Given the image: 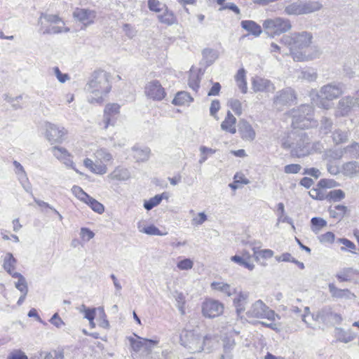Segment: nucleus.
Here are the masks:
<instances>
[{"instance_id":"obj_1","label":"nucleus","mask_w":359,"mask_h":359,"mask_svg":"<svg viewBox=\"0 0 359 359\" xmlns=\"http://www.w3.org/2000/svg\"><path fill=\"white\" fill-rule=\"evenodd\" d=\"M313 34L306 31L293 32L290 35H284L280 43L286 46L290 55L296 62H304L318 58L320 51L316 47L308 48L312 43Z\"/></svg>"},{"instance_id":"obj_2","label":"nucleus","mask_w":359,"mask_h":359,"mask_svg":"<svg viewBox=\"0 0 359 359\" xmlns=\"http://www.w3.org/2000/svg\"><path fill=\"white\" fill-rule=\"evenodd\" d=\"M111 88L108 74L102 70L95 71L86 86L87 91L91 94L88 97V102L101 104L103 96L110 91Z\"/></svg>"},{"instance_id":"obj_3","label":"nucleus","mask_w":359,"mask_h":359,"mask_svg":"<svg viewBox=\"0 0 359 359\" xmlns=\"http://www.w3.org/2000/svg\"><path fill=\"white\" fill-rule=\"evenodd\" d=\"M309 138L303 130H292L280 140L281 147L291 149V155L298 158L309 154Z\"/></svg>"},{"instance_id":"obj_4","label":"nucleus","mask_w":359,"mask_h":359,"mask_svg":"<svg viewBox=\"0 0 359 359\" xmlns=\"http://www.w3.org/2000/svg\"><path fill=\"white\" fill-rule=\"evenodd\" d=\"M293 130H301L313 127L316 121L313 118V107L310 104H302L292 112Z\"/></svg>"},{"instance_id":"obj_5","label":"nucleus","mask_w":359,"mask_h":359,"mask_svg":"<svg viewBox=\"0 0 359 359\" xmlns=\"http://www.w3.org/2000/svg\"><path fill=\"white\" fill-rule=\"evenodd\" d=\"M344 93V84L340 82L333 81L323 86L318 97L321 98L319 106L323 109H329L330 104L327 101H332L339 97Z\"/></svg>"},{"instance_id":"obj_6","label":"nucleus","mask_w":359,"mask_h":359,"mask_svg":"<svg viewBox=\"0 0 359 359\" xmlns=\"http://www.w3.org/2000/svg\"><path fill=\"white\" fill-rule=\"evenodd\" d=\"M208 337H203L194 330H184L180 334V342L191 353H198L203 350Z\"/></svg>"},{"instance_id":"obj_7","label":"nucleus","mask_w":359,"mask_h":359,"mask_svg":"<svg viewBox=\"0 0 359 359\" xmlns=\"http://www.w3.org/2000/svg\"><path fill=\"white\" fill-rule=\"evenodd\" d=\"M263 28L268 35L273 37L275 35H280L289 31L292 28V25L288 19L276 18L264 20Z\"/></svg>"},{"instance_id":"obj_8","label":"nucleus","mask_w":359,"mask_h":359,"mask_svg":"<svg viewBox=\"0 0 359 359\" xmlns=\"http://www.w3.org/2000/svg\"><path fill=\"white\" fill-rule=\"evenodd\" d=\"M246 316L248 318H266L270 320H274L276 313L262 300L259 299L251 305L246 312Z\"/></svg>"},{"instance_id":"obj_9","label":"nucleus","mask_w":359,"mask_h":359,"mask_svg":"<svg viewBox=\"0 0 359 359\" xmlns=\"http://www.w3.org/2000/svg\"><path fill=\"white\" fill-rule=\"evenodd\" d=\"M313 318L318 322L330 325L340 324L342 320L341 315L334 313L330 306L318 310L316 314H313Z\"/></svg>"},{"instance_id":"obj_10","label":"nucleus","mask_w":359,"mask_h":359,"mask_svg":"<svg viewBox=\"0 0 359 359\" xmlns=\"http://www.w3.org/2000/svg\"><path fill=\"white\" fill-rule=\"evenodd\" d=\"M144 93L150 99L161 101L166 95L164 88L158 80L147 83L144 88Z\"/></svg>"},{"instance_id":"obj_11","label":"nucleus","mask_w":359,"mask_h":359,"mask_svg":"<svg viewBox=\"0 0 359 359\" xmlns=\"http://www.w3.org/2000/svg\"><path fill=\"white\" fill-rule=\"evenodd\" d=\"M46 137L50 144L61 143L67 131L63 127L47 122L45 125Z\"/></svg>"},{"instance_id":"obj_12","label":"nucleus","mask_w":359,"mask_h":359,"mask_svg":"<svg viewBox=\"0 0 359 359\" xmlns=\"http://www.w3.org/2000/svg\"><path fill=\"white\" fill-rule=\"evenodd\" d=\"M224 306L217 300H208L203 303V313L210 318L219 316L223 313Z\"/></svg>"},{"instance_id":"obj_13","label":"nucleus","mask_w":359,"mask_h":359,"mask_svg":"<svg viewBox=\"0 0 359 359\" xmlns=\"http://www.w3.org/2000/svg\"><path fill=\"white\" fill-rule=\"evenodd\" d=\"M296 99L295 92L290 88H287L277 93L273 98V104L276 106L286 105Z\"/></svg>"},{"instance_id":"obj_14","label":"nucleus","mask_w":359,"mask_h":359,"mask_svg":"<svg viewBox=\"0 0 359 359\" xmlns=\"http://www.w3.org/2000/svg\"><path fill=\"white\" fill-rule=\"evenodd\" d=\"M13 164L15 167V173L18 176V181L27 193L32 192V185L29 181L27 173L23 166L17 161H14Z\"/></svg>"},{"instance_id":"obj_15","label":"nucleus","mask_w":359,"mask_h":359,"mask_svg":"<svg viewBox=\"0 0 359 359\" xmlns=\"http://www.w3.org/2000/svg\"><path fill=\"white\" fill-rule=\"evenodd\" d=\"M252 86L253 90L256 93H273L275 90V86L271 81L261 77L253 79Z\"/></svg>"},{"instance_id":"obj_16","label":"nucleus","mask_w":359,"mask_h":359,"mask_svg":"<svg viewBox=\"0 0 359 359\" xmlns=\"http://www.w3.org/2000/svg\"><path fill=\"white\" fill-rule=\"evenodd\" d=\"M249 294L246 292H239L236 297L233 299V304L236 309V312L238 318H242L241 316L246 309V306L248 304Z\"/></svg>"},{"instance_id":"obj_17","label":"nucleus","mask_w":359,"mask_h":359,"mask_svg":"<svg viewBox=\"0 0 359 359\" xmlns=\"http://www.w3.org/2000/svg\"><path fill=\"white\" fill-rule=\"evenodd\" d=\"M73 16L84 25H87L93 22L95 14V12L91 10L77 8L74 11Z\"/></svg>"},{"instance_id":"obj_18","label":"nucleus","mask_w":359,"mask_h":359,"mask_svg":"<svg viewBox=\"0 0 359 359\" xmlns=\"http://www.w3.org/2000/svg\"><path fill=\"white\" fill-rule=\"evenodd\" d=\"M357 106V102L353 97L345 96L340 99L338 102V113L342 116H346L352 108Z\"/></svg>"},{"instance_id":"obj_19","label":"nucleus","mask_w":359,"mask_h":359,"mask_svg":"<svg viewBox=\"0 0 359 359\" xmlns=\"http://www.w3.org/2000/svg\"><path fill=\"white\" fill-rule=\"evenodd\" d=\"M238 131L242 139L252 141L255 138V132L252 126L245 120L242 119L238 123Z\"/></svg>"},{"instance_id":"obj_20","label":"nucleus","mask_w":359,"mask_h":359,"mask_svg":"<svg viewBox=\"0 0 359 359\" xmlns=\"http://www.w3.org/2000/svg\"><path fill=\"white\" fill-rule=\"evenodd\" d=\"M342 174L348 178H353L359 174V163L352 161L346 162L342 165Z\"/></svg>"},{"instance_id":"obj_21","label":"nucleus","mask_w":359,"mask_h":359,"mask_svg":"<svg viewBox=\"0 0 359 359\" xmlns=\"http://www.w3.org/2000/svg\"><path fill=\"white\" fill-rule=\"evenodd\" d=\"M328 288L331 294V296L333 298H344L346 299H350L352 297H355L354 294H353L348 289H339L337 287L334 283H329Z\"/></svg>"},{"instance_id":"obj_22","label":"nucleus","mask_w":359,"mask_h":359,"mask_svg":"<svg viewBox=\"0 0 359 359\" xmlns=\"http://www.w3.org/2000/svg\"><path fill=\"white\" fill-rule=\"evenodd\" d=\"M236 346L233 339L225 338L223 340L222 353L219 359H233V351Z\"/></svg>"},{"instance_id":"obj_23","label":"nucleus","mask_w":359,"mask_h":359,"mask_svg":"<svg viewBox=\"0 0 359 359\" xmlns=\"http://www.w3.org/2000/svg\"><path fill=\"white\" fill-rule=\"evenodd\" d=\"M163 13L157 15L158 21L167 26H172L177 24V20L174 13L168 9V6L163 9Z\"/></svg>"},{"instance_id":"obj_24","label":"nucleus","mask_w":359,"mask_h":359,"mask_svg":"<svg viewBox=\"0 0 359 359\" xmlns=\"http://www.w3.org/2000/svg\"><path fill=\"white\" fill-rule=\"evenodd\" d=\"M130 345L133 349L135 351H139L142 348H144L146 350L151 348L152 346L156 345L157 341L151 339H142V340H136L134 338L129 339Z\"/></svg>"},{"instance_id":"obj_25","label":"nucleus","mask_w":359,"mask_h":359,"mask_svg":"<svg viewBox=\"0 0 359 359\" xmlns=\"http://www.w3.org/2000/svg\"><path fill=\"white\" fill-rule=\"evenodd\" d=\"M303 15L310 14L320 11L323 4L318 1H300Z\"/></svg>"},{"instance_id":"obj_26","label":"nucleus","mask_w":359,"mask_h":359,"mask_svg":"<svg viewBox=\"0 0 359 359\" xmlns=\"http://www.w3.org/2000/svg\"><path fill=\"white\" fill-rule=\"evenodd\" d=\"M241 26L243 29L248 31L255 36H259L262 32L261 26L252 20H242Z\"/></svg>"},{"instance_id":"obj_27","label":"nucleus","mask_w":359,"mask_h":359,"mask_svg":"<svg viewBox=\"0 0 359 359\" xmlns=\"http://www.w3.org/2000/svg\"><path fill=\"white\" fill-rule=\"evenodd\" d=\"M236 123V118L230 111H228L225 119L221 123V128L224 131L229 132L231 134H235L236 133L235 126Z\"/></svg>"},{"instance_id":"obj_28","label":"nucleus","mask_w":359,"mask_h":359,"mask_svg":"<svg viewBox=\"0 0 359 359\" xmlns=\"http://www.w3.org/2000/svg\"><path fill=\"white\" fill-rule=\"evenodd\" d=\"M120 105L116 103L107 104L104 111V121L105 122V128H107L111 122V117L119 113Z\"/></svg>"},{"instance_id":"obj_29","label":"nucleus","mask_w":359,"mask_h":359,"mask_svg":"<svg viewBox=\"0 0 359 359\" xmlns=\"http://www.w3.org/2000/svg\"><path fill=\"white\" fill-rule=\"evenodd\" d=\"M211 288L222 292L227 297L236 294V288H233L229 284L223 282H212L211 283Z\"/></svg>"},{"instance_id":"obj_30","label":"nucleus","mask_w":359,"mask_h":359,"mask_svg":"<svg viewBox=\"0 0 359 359\" xmlns=\"http://www.w3.org/2000/svg\"><path fill=\"white\" fill-rule=\"evenodd\" d=\"M203 59L201 62V65H204L205 67L210 66L218 57L217 52L212 48H205L203 52Z\"/></svg>"},{"instance_id":"obj_31","label":"nucleus","mask_w":359,"mask_h":359,"mask_svg":"<svg viewBox=\"0 0 359 359\" xmlns=\"http://www.w3.org/2000/svg\"><path fill=\"white\" fill-rule=\"evenodd\" d=\"M108 177L112 180L125 181L130 178V173L126 168L117 167L108 175Z\"/></svg>"},{"instance_id":"obj_32","label":"nucleus","mask_w":359,"mask_h":359,"mask_svg":"<svg viewBox=\"0 0 359 359\" xmlns=\"http://www.w3.org/2000/svg\"><path fill=\"white\" fill-rule=\"evenodd\" d=\"M133 157L137 161H146L149 159L150 149L149 147L140 148L137 146L133 147Z\"/></svg>"},{"instance_id":"obj_33","label":"nucleus","mask_w":359,"mask_h":359,"mask_svg":"<svg viewBox=\"0 0 359 359\" xmlns=\"http://www.w3.org/2000/svg\"><path fill=\"white\" fill-rule=\"evenodd\" d=\"M193 101L191 96L185 91L178 92L172 101V104L176 106H181L189 104Z\"/></svg>"},{"instance_id":"obj_34","label":"nucleus","mask_w":359,"mask_h":359,"mask_svg":"<svg viewBox=\"0 0 359 359\" xmlns=\"http://www.w3.org/2000/svg\"><path fill=\"white\" fill-rule=\"evenodd\" d=\"M83 163L87 168L94 173L103 175L107 172L106 165L101 163L96 164L90 158H86Z\"/></svg>"},{"instance_id":"obj_35","label":"nucleus","mask_w":359,"mask_h":359,"mask_svg":"<svg viewBox=\"0 0 359 359\" xmlns=\"http://www.w3.org/2000/svg\"><path fill=\"white\" fill-rule=\"evenodd\" d=\"M347 211L348 208L344 205H337L334 207V208L330 207L328 209L330 216L339 221L343 219Z\"/></svg>"},{"instance_id":"obj_36","label":"nucleus","mask_w":359,"mask_h":359,"mask_svg":"<svg viewBox=\"0 0 359 359\" xmlns=\"http://www.w3.org/2000/svg\"><path fill=\"white\" fill-rule=\"evenodd\" d=\"M349 135V130L337 129L333 132L332 137L336 144H339L346 142L348 140Z\"/></svg>"},{"instance_id":"obj_37","label":"nucleus","mask_w":359,"mask_h":359,"mask_svg":"<svg viewBox=\"0 0 359 359\" xmlns=\"http://www.w3.org/2000/svg\"><path fill=\"white\" fill-rule=\"evenodd\" d=\"M359 272L351 267L344 268L336 274L337 278L340 282H346L351 280V277L353 274H358Z\"/></svg>"},{"instance_id":"obj_38","label":"nucleus","mask_w":359,"mask_h":359,"mask_svg":"<svg viewBox=\"0 0 359 359\" xmlns=\"http://www.w3.org/2000/svg\"><path fill=\"white\" fill-rule=\"evenodd\" d=\"M318 78L316 71L313 68H307L300 72L298 79L308 82L315 81Z\"/></svg>"},{"instance_id":"obj_39","label":"nucleus","mask_w":359,"mask_h":359,"mask_svg":"<svg viewBox=\"0 0 359 359\" xmlns=\"http://www.w3.org/2000/svg\"><path fill=\"white\" fill-rule=\"evenodd\" d=\"M346 196L345 192L341 189H334L326 194V201L331 202H339Z\"/></svg>"},{"instance_id":"obj_40","label":"nucleus","mask_w":359,"mask_h":359,"mask_svg":"<svg viewBox=\"0 0 359 359\" xmlns=\"http://www.w3.org/2000/svg\"><path fill=\"white\" fill-rule=\"evenodd\" d=\"M284 13L289 15H303L300 1L294 2L285 7Z\"/></svg>"},{"instance_id":"obj_41","label":"nucleus","mask_w":359,"mask_h":359,"mask_svg":"<svg viewBox=\"0 0 359 359\" xmlns=\"http://www.w3.org/2000/svg\"><path fill=\"white\" fill-rule=\"evenodd\" d=\"M17 264V259L13 257L11 252H7L4 259L3 268L8 273L11 270H14L15 264Z\"/></svg>"},{"instance_id":"obj_42","label":"nucleus","mask_w":359,"mask_h":359,"mask_svg":"<svg viewBox=\"0 0 359 359\" xmlns=\"http://www.w3.org/2000/svg\"><path fill=\"white\" fill-rule=\"evenodd\" d=\"M344 154L348 155L351 158H359V144L353 142L351 144L343 148Z\"/></svg>"},{"instance_id":"obj_43","label":"nucleus","mask_w":359,"mask_h":359,"mask_svg":"<svg viewBox=\"0 0 359 359\" xmlns=\"http://www.w3.org/2000/svg\"><path fill=\"white\" fill-rule=\"evenodd\" d=\"M39 354L38 359H64L63 353L60 351H40Z\"/></svg>"},{"instance_id":"obj_44","label":"nucleus","mask_w":359,"mask_h":359,"mask_svg":"<svg viewBox=\"0 0 359 359\" xmlns=\"http://www.w3.org/2000/svg\"><path fill=\"white\" fill-rule=\"evenodd\" d=\"M311 223L312 231L315 233H318L320 229L327 226V222L324 219L318 217H313Z\"/></svg>"},{"instance_id":"obj_45","label":"nucleus","mask_w":359,"mask_h":359,"mask_svg":"<svg viewBox=\"0 0 359 359\" xmlns=\"http://www.w3.org/2000/svg\"><path fill=\"white\" fill-rule=\"evenodd\" d=\"M163 199V195H156L154 197L149 198L148 201H145L144 202V208L147 210H150L153 209L154 207L159 205Z\"/></svg>"},{"instance_id":"obj_46","label":"nucleus","mask_w":359,"mask_h":359,"mask_svg":"<svg viewBox=\"0 0 359 359\" xmlns=\"http://www.w3.org/2000/svg\"><path fill=\"white\" fill-rule=\"evenodd\" d=\"M86 203L88 205L93 211L99 214H102L104 211V205L90 196L86 201Z\"/></svg>"},{"instance_id":"obj_47","label":"nucleus","mask_w":359,"mask_h":359,"mask_svg":"<svg viewBox=\"0 0 359 359\" xmlns=\"http://www.w3.org/2000/svg\"><path fill=\"white\" fill-rule=\"evenodd\" d=\"M339 330L338 340L341 342L348 343L353 341L356 337V334L351 330L344 331L342 329Z\"/></svg>"},{"instance_id":"obj_48","label":"nucleus","mask_w":359,"mask_h":359,"mask_svg":"<svg viewBox=\"0 0 359 359\" xmlns=\"http://www.w3.org/2000/svg\"><path fill=\"white\" fill-rule=\"evenodd\" d=\"M340 185L339 182L333 179H321L318 182V187L322 189H331L337 187Z\"/></svg>"},{"instance_id":"obj_49","label":"nucleus","mask_w":359,"mask_h":359,"mask_svg":"<svg viewBox=\"0 0 359 359\" xmlns=\"http://www.w3.org/2000/svg\"><path fill=\"white\" fill-rule=\"evenodd\" d=\"M72 194L80 201L86 203L89 198V195L86 193L80 187L74 185L72 188Z\"/></svg>"},{"instance_id":"obj_50","label":"nucleus","mask_w":359,"mask_h":359,"mask_svg":"<svg viewBox=\"0 0 359 359\" xmlns=\"http://www.w3.org/2000/svg\"><path fill=\"white\" fill-rule=\"evenodd\" d=\"M167 6L158 0H148V8L151 11L159 13L163 11Z\"/></svg>"},{"instance_id":"obj_51","label":"nucleus","mask_w":359,"mask_h":359,"mask_svg":"<svg viewBox=\"0 0 359 359\" xmlns=\"http://www.w3.org/2000/svg\"><path fill=\"white\" fill-rule=\"evenodd\" d=\"M227 104L236 115L240 116L242 114V105L241 102L238 100L231 98L229 100Z\"/></svg>"},{"instance_id":"obj_52","label":"nucleus","mask_w":359,"mask_h":359,"mask_svg":"<svg viewBox=\"0 0 359 359\" xmlns=\"http://www.w3.org/2000/svg\"><path fill=\"white\" fill-rule=\"evenodd\" d=\"M321 188H313L309 192V196L316 200H326V194L320 190Z\"/></svg>"},{"instance_id":"obj_53","label":"nucleus","mask_w":359,"mask_h":359,"mask_svg":"<svg viewBox=\"0 0 359 359\" xmlns=\"http://www.w3.org/2000/svg\"><path fill=\"white\" fill-rule=\"evenodd\" d=\"M320 130L324 134H327L331 131L332 127V121L330 118L323 117L321 121Z\"/></svg>"},{"instance_id":"obj_54","label":"nucleus","mask_w":359,"mask_h":359,"mask_svg":"<svg viewBox=\"0 0 359 359\" xmlns=\"http://www.w3.org/2000/svg\"><path fill=\"white\" fill-rule=\"evenodd\" d=\"M344 155L343 149H330L326 154L327 158L333 160H339Z\"/></svg>"},{"instance_id":"obj_55","label":"nucleus","mask_w":359,"mask_h":359,"mask_svg":"<svg viewBox=\"0 0 359 359\" xmlns=\"http://www.w3.org/2000/svg\"><path fill=\"white\" fill-rule=\"evenodd\" d=\"M96 156L100 160L105 162L111 161L113 159L112 155L107 151V149L102 148L96 151Z\"/></svg>"},{"instance_id":"obj_56","label":"nucleus","mask_w":359,"mask_h":359,"mask_svg":"<svg viewBox=\"0 0 359 359\" xmlns=\"http://www.w3.org/2000/svg\"><path fill=\"white\" fill-rule=\"evenodd\" d=\"M253 251L256 259H258L259 257L264 259H269L273 256V251L269 249L257 251L255 248H253Z\"/></svg>"},{"instance_id":"obj_57","label":"nucleus","mask_w":359,"mask_h":359,"mask_svg":"<svg viewBox=\"0 0 359 359\" xmlns=\"http://www.w3.org/2000/svg\"><path fill=\"white\" fill-rule=\"evenodd\" d=\"M338 242L344 245V247H341V251H346V248H348L351 252H353V250L356 248L355 245L351 241L346 238H339Z\"/></svg>"},{"instance_id":"obj_58","label":"nucleus","mask_w":359,"mask_h":359,"mask_svg":"<svg viewBox=\"0 0 359 359\" xmlns=\"http://www.w3.org/2000/svg\"><path fill=\"white\" fill-rule=\"evenodd\" d=\"M52 151L55 157H56L58 160L61 161L67 154H68V151L64 148L60 147H53L52 148Z\"/></svg>"},{"instance_id":"obj_59","label":"nucleus","mask_w":359,"mask_h":359,"mask_svg":"<svg viewBox=\"0 0 359 359\" xmlns=\"http://www.w3.org/2000/svg\"><path fill=\"white\" fill-rule=\"evenodd\" d=\"M81 306L83 309L81 311L83 312L84 318L92 322V320H94L95 317V309L88 308L84 304Z\"/></svg>"},{"instance_id":"obj_60","label":"nucleus","mask_w":359,"mask_h":359,"mask_svg":"<svg viewBox=\"0 0 359 359\" xmlns=\"http://www.w3.org/2000/svg\"><path fill=\"white\" fill-rule=\"evenodd\" d=\"M7 359H28V357L22 351L15 349L8 355Z\"/></svg>"},{"instance_id":"obj_61","label":"nucleus","mask_w":359,"mask_h":359,"mask_svg":"<svg viewBox=\"0 0 359 359\" xmlns=\"http://www.w3.org/2000/svg\"><path fill=\"white\" fill-rule=\"evenodd\" d=\"M200 78L197 75H191L189 79L188 84L189 87L195 91L199 88L200 86Z\"/></svg>"},{"instance_id":"obj_62","label":"nucleus","mask_w":359,"mask_h":359,"mask_svg":"<svg viewBox=\"0 0 359 359\" xmlns=\"http://www.w3.org/2000/svg\"><path fill=\"white\" fill-rule=\"evenodd\" d=\"M140 231L147 234V235H156V236H161L162 233H161V231L157 228L156 226L151 224L148 226L144 227L142 230Z\"/></svg>"},{"instance_id":"obj_63","label":"nucleus","mask_w":359,"mask_h":359,"mask_svg":"<svg viewBox=\"0 0 359 359\" xmlns=\"http://www.w3.org/2000/svg\"><path fill=\"white\" fill-rule=\"evenodd\" d=\"M302 169L299 164H289L284 167V172L287 174H297Z\"/></svg>"},{"instance_id":"obj_64","label":"nucleus","mask_w":359,"mask_h":359,"mask_svg":"<svg viewBox=\"0 0 359 359\" xmlns=\"http://www.w3.org/2000/svg\"><path fill=\"white\" fill-rule=\"evenodd\" d=\"M334 234L332 232L328 231L324 234L320 235L319 236V241L323 243H332L334 241Z\"/></svg>"}]
</instances>
